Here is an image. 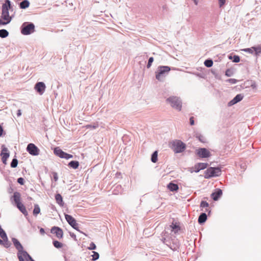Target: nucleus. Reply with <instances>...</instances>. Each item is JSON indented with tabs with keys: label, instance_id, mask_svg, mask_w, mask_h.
<instances>
[{
	"label": "nucleus",
	"instance_id": "24",
	"mask_svg": "<svg viewBox=\"0 0 261 261\" xmlns=\"http://www.w3.org/2000/svg\"><path fill=\"white\" fill-rule=\"evenodd\" d=\"M207 219V216L205 213H202L198 218V222L200 224L205 222Z\"/></svg>",
	"mask_w": 261,
	"mask_h": 261
},
{
	"label": "nucleus",
	"instance_id": "46",
	"mask_svg": "<svg viewBox=\"0 0 261 261\" xmlns=\"http://www.w3.org/2000/svg\"><path fill=\"white\" fill-rule=\"evenodd\" d=\"M53 178H54V179L55 181H57L58 179V174L56 172H53Z\"/></svg>",
	"mask_w": 261,
	"mask_h": 261
},
{
	"label": "nucleus",
	"instance_id": "7",
	"mask_svg": "<svg viewBox=\"0 0 261 261\" xmlns=\"http://www.w3.org/2000/svg\"><path fill=\"white\" fill-rule=\"evenodd\" d=\"M12 242H13L15 248L18 250V252L17 253L18 258H19V255H20L21 256V257H22L23 253L27 252L23 250V247L17 239H16L15 238H13V239H12Z\"/></svg>",
	"mask_w": 261,
	"mask_h": 261
},
{
	"label": "nucleus",
	"instance_id": "43",
	"mask_svg": "<svg viewBox=\"0 0 261 261\" xmlns=\"http://www.w3.org/2000/svg\"><path fill=\"white\" fill-rule=\"evenodd\" d=\"M242 50H243L245 52L252 54L253 50H253V48H252V47H251V48H245V49H242Z\"/></svg>",
	"mask_w": 261,
	"mask_h": 261
},
{
	"label": "nucleus",
	"instance_id": "22",
	"mask_svg": "<svg viewBox=\"0 0 261 261\" xmlns=\"http://www.w3.org/2000/svg\"><path fill=\"white\" fill-rule=\"evenodd\" d=\"M55 199L57 202L61 206L64 204L62 196L60 194H57L55 196Z\"/></svg>",
	"mask_w": 261,
	"mask_h": 261
},
{
	"label": "nucleus",
	"instance_id": "33",
	"mask_svg": "<svg viewBox=\"0 0 261 261\" xmlns=\"http://www.w3.org/2000/svg\"><path fill=\"white\" fill-rule=\"evenodd\" d=\"M63 151L59 147L55 148L54 150V153L57 156H59Z\"/></svg>",
	"mask_w": 261,
	"mask_h": 261
},
{
	"label": "nucleus",
	"instance_id": "47",
	"mask_svg": "<svg viewBox=\"0 0 261 261\" xmlns=\"http://www.w3.org/2000/svg\"><path fill=\"white\" fill-rule=\"evenodd\" d=\"M218 1H219V6L220 7H222L225 4V2H226V0H218Z\"/></svg>",
	"mask_w": 261,
	"mask_h": 261
},
{
	"label": "nucleus",
	"instance_id": "27",
	"mask_svg": "<svg viewBox=\"0 0 261 261\" xmlns=\"http://www.w3.org/2000/svg\"><path fill=\"white\" fill-rule=\"evenodd\" d=\"M22 255V257L24 258L25 261H34V260L27 252L23 253Z\"/></svg>",
	"mask_w": 261,
	"mask_h": 261
},
{
	"label": "nucleus",
	"instance_id": "11",
	"mask_svg": "<svg viewBox=\"0 0 261 261\" xmlns=\"http://www.w3.org/2000/svg\"><path fill=\"white\" fill-rule=\"evenodd\" d=\"M51 232L55 234L58 239H61L63 236V232L61 228L59 227L54 226L51 229Z\"/></svg>",
	"mask_w": 261,
	"mask_h": 261
},
{
	"label": "nucleus",
	"instance_id": "25",
	"mask_svg": "<svg viewBox=\"0 0 261 261\" xmlns=\"http://www.w3.org/2000/svg\"><path fill=\"white\" fill-rule=\"evenodd\" d=\"M68 166L73 169H76L79 166V163L77 161H72L69 162Z\"/></svg>",
	"mask_w": 261,
	"mask_h": 261
},
{
	"label": "nucleus",
	"instance_id": "13",
	"mask_svg": "<svg viewBox=\"0 0 261 261\" xmlns=\"http://www.w3.org/2000/svg\"><path fill=\"white\" fill-rule=\"evenodd\" d=\"M35 89L40 94H42L45 91V85L43 82H39L36 84Z\"/></svg>",
	"mask_w": 261,
	"mask_h": 261
},
{
	"label": "nucleus",
	"instance_id": "36",
	"mask_svg": "<svg viewBox=\"0 0 261 261\" xmlns=\"http://www.w3.org/2000/svg\"><path fill=\"white\" fill-rule=\"evenodd\" d=\"M98 124H97V123H95L94 125H91V124L87 125L85 127L87 128L95 129L97 127H98Z\"/></svg>",
	"mask_w": 261,
	"mask_h": 261
},
{
	"label": "nucleus",
	"instance_id": "12",
	"mask_svg": "<svg viewBox=\"0 0 261 261\" xmlns=\"http://www.w3.org/2000/svg\"><path fill=\"white\" fill-rule=\"evenodd\" d=\"M8 150L7 148L4 147L3 148L1 155L2 156V161L4 164H7V160L9 157V153L8 152Z\"/></svg>",
	"mask_w": 261,
	"mask_h": 261
},
{
	"label": "nucleus",
	"instance_id": "10",
	"mask_svg": "<svg viewBox=\"0 0 261 261\" xmlns=\"http://www.w3.org/2000/svg\"><path fill=\"white\" fill-rule=\"evenodd\" d=\"M65 219L68 223L75 229L77 230L78 224L76 223V220L71 216L69 215H65Z\"/></svg>",
	"mask_w": 261,
	"mask_h": 261
},
{
	"label": "nucleus",
	"instance_id": "54",
	"mask_svg": "<svg viewBox=\"0 0 261 261\" xmlns=\"http://www.w3.org/2000/svg\"><path fill=\"white\" fill-rule=\"evenodd\" d=\"M17 115L18 116H20L21 115V111L20 110H18Z\"/></svg>",
	"mask_w": 261,
	"mask_h": 261
},
{
	"label": "nucleus",
	"instance_id": "16",
	"mask_svg": "<svg viewBox=\"0 0 261 261\" xmlns=\"http://www.w3.org/2000/svg\"><path fill=\"white\" fill-rule=\"evenodd\" d=\"M243 96L241 94L237 95L234 98L229 102V106H232L242 100Z\"/></svg>",
	"mask_w": 261,
	"mask_h": 261
},
{
	"label": "nucleus",
	"instance_id": "44",
	"mask_svg": "<svg viewBox=\"0 0 261 261\" xmlns=\"http://www.w3.org/2000/svg\"><path fill=\"white\" fill-rule=\"evenodd\" d=\"M227 81L231 84H236L238 82L237 80L234 79H229Z\"/></svg>",
	"mask_w": 261,
	"mask_h": 261
},
{
	"label": "nucleus",
	"instance_id": "51",
	"mask_svg": "<svg viewBox=\"0 0 261 261\" xmlns=\"http://www.w3.org/2000/svg\"><path fill=\"white\" fill-rule=\"evenodd\" d=\"M40 232L41 234H44L45 233V231H44V229L42 228H41L40 229Z\"/></svg>",
	"mask_w": 261,
	"mask_h": 261
},
{
	"label": "nucleus",
	"instance_id": "14",
	"mask_svg": "<svg viewBox=\"0 0 261 261\" xmlns=\"http://www.w3.org/2000/svg\"><path fill=\"white\" fill-rule=\"evenodd\" d=\"M208 166V164L206 163H199L195 165V171L199 172L200 170L204 169Z\"/></svg>",
	"mask_w": 261,
	"mask_h": 261
},
{
	"label": "nucleus",
	"instance_id": "17",
	"mask_svg": "<svg viewBox=\"0 0 261 261\" xmlns=\"http://www.w3.org/2000/svg\"><path fill=\"white\" fill-rule=\"evenodd\" d=\"M13 200L15 202L16 205L18 204V203H21V195L19 192H15L13 194Z\"/></svg>",
	"mask_w": 261,
	"mask_h": 261
},
{
	"label": "nucleus",
	"instance_id": "50",
	"mask_svg": "<svg viewBox=\"0 0 261 261\" xmlns=\"http://www.w3.org/2000/svg\"><path fill=\"white\" fill-rule=\"evenodd\" d=\"M230 72V71L229 70H227L225 73V75L227 76H230V74L229 73Z\"/></svg>",
	"mask_w": 261,
	"mask_h": 261
},
{
	"label": "nucleus",
	"instance_id": "4",
	"mask_svg": "<svg viewBox=\"0 0 261 261\" xmlns=\"http://www.w3.org/2000/svg\"><path fill=\"white\" fill-rule=\"evenodd\" d=\"M166 101L169 102L171 106L178 111H180L181 110V102L179 98L176 96H171L166 99Z\"/></svg>",
	"mask_w": 261,
	"mask_h": 261
},
{
	"label": "nucleus",
	"instance_id": "34",
	"mask_svg": "<svg viewBox=\"0 0 261 261\" xmlns=\"http://www.w3.org/2000/svg\"><path fill=\"white\" fill-rule=\"evenodd\" d=\"M196 138L202 143H205L206 142L205 138L201 135H197Z\"/></svg>",
	"mask_w": 261,
	"mask_h": 261
},
{
	"label": "nucleus",
	"instance_id": "23",
	"mask_svg": "<svg viewBox=\"0 0 261 261\" xmlns=\"http://www.w3.org/2000/svg\"><path fill=\"white\" fill-rule=\"evenodd\" d=\"M0 237L4 240V241H8V237L5 231L1 227L0 225Z\"/></svg>",
	"mask_w": 261,
	"mask_h": 261
},
{
	"label": "nucleus",
	"instance_id": "2",
	"mask_svg": "<svg viewBox=\"0 0 261 261\" xmlns=\"http://www.w3.org/2000/svg\"><path fill=\"white\" fill-rule=\"evenodd\" d=\"M11 8V3L9 0H6L5 3L2 6V18L7 21V22H10L11 21L12 18L9 15V10Z\"/></svg>",
	"mask_w": 261,
	"mask_h": 261
},
{
	"label": "nucleus",
	"instance_id": "39",
	"mask_svg": "<svg viewBox=\"0 0 261 261\" xmlns=\"http://www.w3.org/2000/svg\"><path fill=\"white\" fill-rule=\"evenodd\" d=\"M208 203L204 201H202L200 203V207H208Z\"/></svg>",
	"mask_w": 261,
	"mask_h": 261
},
{
	"label": "nucleus",
	"instance_id": "41",
	"mask_svg": "<svg viewBox=\"0 0 261 261\" xmlns=\"http://www.w3.org/2000/svg\"><path fill=\"white\" fill-rule=\"evenodd\" d=\"M96 245H95V244L93 242H92L90 244V246L89 247H88V249L89 250H94L96 249Z\"/></svg>",
	"mask_w": 261,
	"mask_h": 261
},
{
	"label": "nucleus",
	"instance_id": "15",
	"mask_svg": "<svg viewBox=\"0 0 261 261\" xmlns=\"http://www.w3.org/2000/svg\"><path fill=\"white\" fill-rule=\"evenodd\" d=\"M222 195V191L220 189H216V191L211 194V197L214 200H217Z\"/></svg>",
	"mask_w": 261,
	"mask_h": 261
},
{
	"label": "nucleus",
	"instance_id": "49",
	"mask_svg": "<svg viewBox=\"0 0 261 261\" xmlns=\"http://www.w3.org/2000/svg\"><path fill=\"white\" fill-rule=\"evenodd\" d=\"M190 124L191 125H193L194 124V117H191L190 118Z\"/></svg>",
	"mask_w": 261,
	"mask_h": 261
},
{
	"label": "nucleus",
	"instance_id": "28",
	"mask_svg": "<svg viewBox=\"0 0 261 261\" xmlns=\"http://www.w3.org/2000/svg\"><path fill=\"white\" fill-rule=\"evenodd\" d=\"M8 35L9 33L7 30L5 29L0 30V37L1 38H6Z\"/></svg>",
	"mask_w": 261,
	"mask_h": 261
},
{
	"label": "nucleus",
	"instance_id": "35",
	"mask_svg": "<svg viewBox=\"0 0 261 261\" xmlns=\"http://www.w3.org/2000/svg\"><path fill=\"white\" fill-rule=\"evenodd\" d=\"M18 164V161L16 159H13L11 163V166L12 168H15L17 167Z\"/></svg>",
	"mask_w": 261,
	"mask_h": 261
},
{
	"label": "nucleus",
	"instance_id": "6",
	"mask_svg": "<svg viewBox=\"0 0 261 261\" xmlns=\"http://www.w3.org/2000/svg\"><path fill=\"white\" fill-rule=\"evenodd\" d=\"M34 31L35 25L33 23L24 22L22 25L21 32L23 35H28L33 33Z\"/></svg>",
	"mask_w": 261,
	"mask_h": 261
},
{
	"label": "nucleus",
	"instance_id": "19",
	"mask_svg": "<svg viewBox=\"0 0 261 261\" xmlns=\"http://www.w3.org/2000/svg\"><path fill=\"white\" fill-rule=\"evenodd\" d=\"M16 206L23 214H24L25 216L28 215V212L25 206L22 203H18V204L16 205Z\"/></svg>",
	"mask_w": 261,
	"mask_h": 261
},
{
	"label": "nucleus",
	"instance_id": "8",
	"mask_svg": "<svg viewBox=\"0 0 261 261\" xmlns=\"http://www.w3.org/2000/svg\"><path fill=\"white\" fill-rule=\"evenodd\" d=\"M196 153L201 158H208L211 156L210 151L205 148H201L197 149Z\"/></svg>",
	"mask_w": 261,
	"mask_h": 261
},
{
	"label": "nucleus",
	"instance_id": "29",
	"mask_svg": "<svg viewBox=\"0 0 261 261\" xmlns=\"http://www.w3.org/2000/svg\"><path fill=\"white\" fill-rule=\"evenodd\" d=\"M40 212V209L38 205L35 204L34 206V209L33 210L34 215L37 216Z\"/></svg>",
	"mask_w": 261,
	"mask_h": 261
},
{
	"label": "nucleus",
	"instance_id": "5",
	"mask_svg": "<svg viewBox=\"0 0 261 261\" xmlns=\"http://www.w3.org/2000/svg\"><path fill=\"white\" fill-rule=\"evenodd\" d=\"M221 174V170L219 168L210 167L204 172V177L210 178L214 176H218Z\"/></svg>",
	"mask_w": 261,
	"mask_h": 261
},
{
	"label": "nucleus",
	"instance_id": "37",
	"mask_svg": "<svg viewBox=\"0 0 261 261\" xmlns=\"http://www.w3.org/2000/svg\"><path fill=\"white\" fill-rule=\"evenodd\" d=\"M252 48H253V50L255 51L256 55L261 53V47H252Z\"/></svg>",
	"mask_w": 261,
	"mask_h": 261
},
{
	"label": "nucleus",
	"instance_id": "21",
	"mask_svg": "<svg viewBox=\"0 0 261 261\" xmlns=\"http://www.w3.org/2000/svg\"><path fill=\"white\" fill-rule=\"evenodd\" d=\"M30 6V2L28 0H23L19 4V7L21 9H26Z\"/></svg>",
	"mask_w": 261,
	"mask_h": 261
},
{
	"label": "nucleus",
	"instance_id": "9",
	"mask_svg": "<svg viewBox=\"0 0 261 261\" xmlns=\"http://www.w3.org/2000/svg\"><path fill=\"white\" fill-rule=\"evenodd\" d=\"M27 150L31 155H37L39 154V149L33 143H30L28 145Z\"/></svg>",
	"mask_w": 261,
	"mask_h": 261
},
{
	"label": "nucleus",
	"instance_id": "3",
	"mask_svg": "<svg viewBox=\"0 0 261 261\" xmlns=\"http://www.w3.org/2000/svg\"><path fill=\"white\" fill-rule=\"evenodd\" d=\"M170 147L175 153L183 152L186 148V145L180 140H174L170 143Z\"/></svg>",
	"mask_w": 261,
	"mask_h": 261
},
{
	"label": "nucleus",
	"instance_id": "20",
	"mask_svg": "<svg viewBox=\"0 0 261 261\" xmlns=\"http://www.w3.org/2000/svg\"><path fill=\"white\" fill-rule=\"evenodd\" d=\"M171 191H177L178 190V186L177 184L170 182L167 186Z\"/></svg>",
	"mask_w": 261,
	"mask_h": 261
},
{
	"label": "nucleus",
	"instance_id": "38",
	"mask_svg": "<svg viewBox=\"0 0 261 261\" xmlns=\"http://www.w3.org/2000/svg\"><path fill=\"white\" fill-rule=\"evenodd\" d=\"M93 255H92V259L93 260H95L96 259H97L98 258H99V254L96 252H95V251H93Z\"/></svg>",
	"mask_w": 261,
	"mask_h": 261
},
{
	"label": "nucleus",
	"instance_id": "57",
	"mask_svg": "<svg viewBox=\"0 0 261 261\" xmlns=\"http://www.w3.org/2000/svg\"><path fill=\"white\" fill-rule=\"evenodd\" d=\"M251 86L253 87V88H255L256 87L255 85H252Z\"/></svg>",
	"mask_w": 261,
	"mask_h": 261
},
{
	"label": "nucleus",
	"instance_id": "48",
	"mask_svg": "<svg viewBox=\"0 0 261 261\" xmlns=\"http://www.w3.org/2000/svg\"><path fill=\"white\" fill-rule=\"evenodd\" d=\"M9 23V22H7L6 20H4L3 18H0V25H6Z\"/></svg>",
	"mask_w": 261,
	"mask_h": 261
},
{
	"label": "nucleus",
	"instance_id": "18",
	"mask_svg": "<svg viewBox=\"0 0 261 261\" xmlns=\"http://www.w3.org/2000/svg\"><path fill=\"white\" fill-rule=\"evenodd\" d=\"M170 226L172 228V231L175 233H177L180 229L179 223L177 222L172 223Z\"/></svg>",
	"mask_w": 261,
	"mask_h": 261
},
{
	"label": "nucleus",
	"instance_id": "52",
	"mask_svg": "<svg viewBox=\"0 0 261 261\" xmlns=\"http://www.w3.org/2000/svg\"><path fill=\"white\" fill-rule=\"evenodd\" d=\"M3 133V129L2 126L0 125V137L2 136Z\"/></svg>",
	"mask_w": 261,
	"mask_h": 261
},
{
	"label": "nucleus",
	"instance_id": "26",
	"mask_svg": "<svg viewBox=\"0 0 261 261\" xmlns=\"http://www.w3.org/2000/svg\"><path fill=\"white\" fill-rule=\"evenodd\" d=\"M58 156L61 158H64L66 159H69L73 158L72 155L67 153L63 151Z\"/></svg>",
	"mask_w": 261,
	"mask_h": 261
},
{
	"label": "nucleus",
	"instance_id": "55",
	"mask_svg": "<svg viewBox=\"0 0 261 261\" xmlns=\"http://www.w3.org/2000/svg\"><path fill=\"white\" fill-rule=\"evenodd\" d=\"M4 240H2L1 239H0V244H4Z\"/></svg>",
	"mask_w": 261,
	"mask_h": 261
},
{
	"label": "nucleus",
	"instance_id": "30",
	"mask_svg": "<svg viewBox=\"0 0 261 261\" xmlns=\"http://www.w3.org/2000/svg\"><path fill=\"white\" fill-rule=\"evenodd\" d=\"M158 161V151H154L151 156V161L153 163H156Z\"/></svg>",
	"mask_w": 261,
	"mask_h": 261
},
{
	"label": "nucleus",
	"instance_id": "40",
	"mask_svg": "<svg viewBox=\"0 0 261 261\" xmlns=\"http://www.w3.org/2000/svg\"><path fill=\"white\" fill-rule=\"evenodd\" d=\"M153 57H150L149 59V60H148V64L147 65V67L148 68L150 67V66L151 65V64L153 62Z\"/></svg>",
	"mask_w": 261,
	"mask_h": 261
},
{
	"label": "nucleus",
	"instance_id": "31",
	"mask_svg": "<svg viewBox=\"0 0 261 261\" xmlns=\"http://www.w3.org/2000/svg\"><path fill=\"white\" fill-rule=\"evenodd\" d=\"M54 246L57 248H61L63 247V244L58 241L53 242Z\"/></svg>",
	"mask_w": 261,
	"mask_h": 261
},
{
	"label": "nucleus",
	"instance_id": "53",
	"mask_svg": "<svg viewBox=\"0 0 261 261\" xmlns=\"http://www.w3.org/2000/svg\"><path fill=\"white\" fill-rule=\"evenodd\" d=\"M18 259H19V261H25L24 258H23L22 257H21V256L20 255H19Z\"/></svg>",
	"mask_w": 261,
	"mask_h": 261
},
{
	"label": "nucleus",
	"instance_id": "42",
	"mask_svg": "<svg viewBox=\"0 0 261 261\" xmlns=\"http://www.w3.org/2000/svg\"><path fill=\"white\" fill-rule=\"evenodd\" d=\"M233 62H234L238 63L240 61V57L238 56L234 55L233 57Z\"/></svg>",
	"mask_w": 261,
	"mask_h": 261
},
{
	"label": "nucleus",
	"instance_id": "32",
	"mask_svg": "<svg viewBox=\"0 0 261 261\" xmlns=\"http://www.w3.org/2000/svg\"><path fill=\"white\" fill-rule=\"evenodd\" d=\"M204 64L207 67H211L213 66V62L211 60H206L204 61Z\"/></svg>",
	"mask_w": 261,
	"mask_h": 261
},
{
	"label": "nucleus",
	"instance_id": "1",
	"mask_svg": "<svg viewBox=\"0 0 261 261\" xmlns=\"http://www.w3.org/2000/svg\"><path fill=\"white\" fill-rule=\"evenodd\" d=\"M171 69L167 66H159L155 71V77L159 81H163Z\"/></svg>",
	"mask_w": 261,
	"mask_h": 261
},
{
	"label": "nucleus",
	"instance_id": "56",
	"mask_svg": "<svg viewBox=\"0 0 261 261\" xmlns=\"http://www.w3.org/2000/svg\"><path fill=\"white\" fill-rule=\"evenodd\" d=\"M194 1V3L196 5L197 4V0H193Z\"/></svg>",
	"mask_w": 261,
	"mask_h": 261
},
{
	"label": "nucleus",
	"instance_id": "45",
	"mask_svg": "<svg viewBox=\"0 0 261 261\" xmlns=\"http://www.w3.org/2000/svg\"><path fill=\"white\" fill-rule=\"evenodd\" d=\"M17 182L21 185H24V179L22 177H19L17 179Z\"/></svg>",
	"mask_w": 261,
	"mask_h": 261
}]
</instances>
